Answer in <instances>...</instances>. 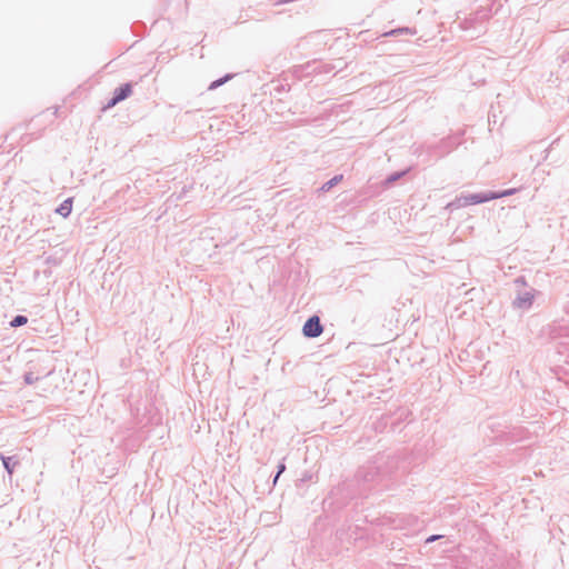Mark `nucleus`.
I'll list each match as a JSON object with an SVG mask.
<instances>
[{"instance_id": "10", "label": "nucleus", "mask_w": 569, "mask_h": 569, "mask_svg": "<svg viewBox=\"0 0 569 569\" xmlns=\"http://www.w3.org/2000/svg\"><path fill=\"white\" fill-rule=\"evenodd\" d=\"M222 82H223L222 80H219V81H214V82H212V83L210 84V89H214V88L219 87L220 84H222Z\"/></svg>"}, {"instance_id": "8", "label": "nucleus", "mask_w": 569, "mask_h": 569, "mask_svg": "<svg viewBox=\"0 0 569 569\" xmlns=\"http://www.w3.org/2000/svg\"><path fill=\"white\" fill-rule=\"evenodd\" d=\"M3 466L9 473H12L13 467L11 466V458H3Z\"/></svg>"}, {"instance_id": "7", "label": "nucleus", "mask_w": 569, "mask_h": 569, "mask_svg": "<svg viewBox=\"0 0 569 569\" xmlns=\"http://www.w3.org/2000/svg\"><path fill=\"white\" fill-rule=\"evenodd\" d=\"M37 380H38V377L34 376L32 372H28L24 376V381L28 385H31V383L36 382Z\"/></svg>"}, {"instance_id": "1", "label": "nucleus", "mask_w": 569, "mask_h": 569, "mask_svg": "<svg viewBox=\"0 0 569 569\" xmlns=\"http://www.w3.org/2000/svg\"><path fill=\"white\" fill-rule=\"evenodd\" d=\"M512 193V190H506L501 193L496 192H480V193H468L457 198L456 201L450 203L451 207L462 208L470 204L482 203L492 199L506 197Z\"/></svg>"}, {"instance_id": "2", "label": "nucleus", "mask_w": 569, "mask_h": 569, "mask_svg": "<svg viewBox=\"0 0 569 569\" xmlns=\"http://www.w3.org/2000/svg\"><path fill=\"white\" fill-rule=\"evenodd\" d=\"M535 295L536 291L533 289L519 291L513 300V307L522 311L530 309L535 300Z\"/></svg>"}, {"instance_id": "5", "label": "nucleus", "mask_w": 569, "mask_h": 569, "mask_svg": "<svg viewBox=\"0 0 569 569\" xmlns=\"http://www.w3.org/2000/svg\"><path fill=\"white\" fill-rule=\"evenodd\" d=\"M72 210V199H66L57 209L56 212L63 218H67Z\"/></svg>"}, {"instance_id": "4", "label": "nucleus", "mask_w": 569, "mask_h": 569, "mask_svg": "<svg viewBox=\"0 0 569 569\" xmlns=\"http://www.w3.org/2000/svg\"><path fill=\"white\" fill-rule=\"evenodd\" d=\"M131 93V87L129 84H126L124 87H121L117 90L116 92V96L114 98L112 99V101L109 103V107H112L114 106L116 103H118L119 101L126 99L127 97H129Z\"/></svg>"}, {"instance_id": "3", "label": "nucleus", "mask_w": 569, "mask_h": 569, "mask_svg": "<svg viewBox=\"0 0 569 569\" xmlns=\"http://www.w3.org/2000/svg\"><path fill=\"white\" fill-rule=\"evenodd\" d=\"M322 326L320 323V319L317 316L311 317L307 320L302 328V332L306 337L316 338L322 333Z\"/></svg>"}, {"instance_id": "6", "label": "nucleus", "mask_w": 569, "mask_h": 569, "mask_svg": "<svg viewBox=\"0 0 569 569\" xmlns=\"http://www.w3.org/2000/svg\"><path fill=\"white\" fill-rule=\"evenodd\" d=\"M28 321V319L23 316H17L12 321H11V326L12 327H19V326H22V325H26Z\"/></svg>"}, {"instance_id": "9", "label": "nucleus", "mask_w": 569, "mask_h": 569, "mask_svg": "<svg viewBox=\"0 0 569 569\" xmlns=\"http://www.w3.org/2000/svg\"><path fill=\"white\" fill-rule=\"evenodd\" d=\"M284 468H286V467H284V465H280V466H279V471H278V473H277V476H276V478H274V480H273V483H274V485L277 483L278 478L280 477V475L284 471Z\"/></svg>"}]
</instances>
